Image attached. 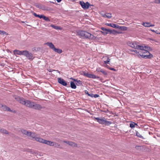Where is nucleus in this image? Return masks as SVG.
<instances>
[{
    "mask_svg": "<svg viewBox=\"0 0 160 160\" xmlns=\"http://www.w3.org/2000/svg\"><path fill=\"white\" fill-rule=\"evenodd\" d=\"M15 98L20 103L25 105L26 100H25L23 98H20L18 96L15 97Z\"/></svg>",
    "mask_w": 160,
    "mask_h": 160,
    "instance_id": "7",
    "label": "nucleus"
},
{
    "mask_svg": "<svg viewBox=\"0 0 160 160\" xmlns=\"http://www.w3.org/2000/svg\"><path fill=\"white\" fill-rule=\"evenodd\" d=\"M21 132L22 134L28 136L30 132L25 130L24 129H21Z\"/></svg>",
    "mask_w": 160,
    "mask_h": 160,
    "instance_id": "18",
    "label": "nucleus"
},
{
    "mask_svg": "<svg viewBox=\"0 0 160 160\" xmlns=\"http://www.w3.org/2000/svg\"><path fill=\"white\" fill-rule=\"evenodd\" d=\"M135 125L138 126V124L137 123H135Z\"/></svg>",
    "mask_w": 160,
    "mask_h": 160,
    "instance_id": "49",
    "label": "nucleus"
},
{
    "mask_svg": "<svg viewBox=\"0 0 160 160\" xmlns=\"http://www.w3.org/2000/svg\"><path fill=\"white\" fill-rule=\"evenodd\" d=\"M121 33L119 32H118L116 30H112L110 29V32H109V34H112L114 35H115L117 34V33L120 34Z\"/></svg>",
    "mask_w": 160,
    "mask_h": 160,
    "instance_id": "20",
    "label": "nucleus"
},
{
    "mask_svg": "<svg viewBox=\"0 0 160 160\" xmlns=\"http://www.w3.org/2000/svg\"><path fill=\"white\" fill-rule=\"evenodd\" d=\"M94 118L97 120V122L100 124L102 125H109L112 123V122L110 121L106 120L104 118L98 117Z\"/></svg>",
    "mask_w": 160,
    "mask_h": 160,
    "instance_id": "3",
    "label": "nucleus"
},
{
    "mask_svg": "<svg viewBox=\"0 0 160 160\" xmlns=\"http://www.w3.org/2000/svg\"><path fill=\"white\" fill-rule=\"evenodd\" d=\"M87 94L88 95V94H89L88 92L87 93Z\"/></svg>",
    "mask_w": 160,
    "mask_h": 160,
    "instance_id": "50",
    "label": "nucleus"
},
{
    "mask_svg": "<svg viewBox=\"0 0 160 160\" xmlns=\"http://www.w3.org/2000/svg\"><path fill=\"white\" fill-rule=\"evenodd\" d=\"M31 108L36 110H40L42 108L40 104L33 102Z\"/></svg>",
    "mask_w": 160,
    "mask_h": 160,
    "instance_id": "6",
    "label": "nucleus"
},
{
    "mask_svg": "<svg viewBox=\"0 0 160 160\" xmlns=\"http://www.w3.org/2000/svg\"><path fill=\"white\" fill-rule=\"evenodd\" d=\"M46 45H47L51 49L53 50L55 48V47L53 43L51 42H47L45 44Z\"/></svg>",
    "mask_w": 160,
    "mask_h": 160,
    "instance_id": "16",
    "label": "nucleus"
},
{
    "mask_svg": "<svg viewBox=\"0 0 160 160\" xmlns=\"http://www.w3.org/2000/svg\"><path fill=\"white\" fill-rule=\"evenodd\" d=\"M53 146H54L55 148H62V147L60 146V145L58 143H57L56 142H54L53 143Z\"/></svg>",
    "mask_w": 160,
    "mask_h": 160,
    "instance_id": "21",
    "label": "nucleus"
},
{
    "mask_svg": "<svg viewBox=\"0 0 160 160\" xmlns=\"http://www.w3.org/2000/svg\"><path fill=\"white\" fill-rule=\"evenodd\" d=\"M112 15L111 13H106V16H105V18H110L112 17Z\"/></svg>",
    "mask_w": 160,
    "mask_h": 160,
    "instance_id": "30",
    "label": "nucleus"
},
{
    "mask_svg": "<svg viewBox=\"0 0 160 160\" xmlns=\"http://www.w3.org/2000/svg\"><path fill=\"white\" fill-rule=\"evenodd\" d=\"M130 127L131 128H135V123L132 122V123L130 124Z\"/></svg>",
    "mask_w": 160,
    "mask_h": 160,
    "instance_id": "32",
    "label": "nucleus"
},
{
    "mask_svg": "<svg viewBox=\"0 0 160 160\" xmlns=\"http://www.w3.org/2000/svg\"><path fill=\"white\" fill-rule=\"evenodd\" d=\"M102 31H101L103 35H106L108 33L109 34L110 29H107L103 27H102L101 28Z\"/></svg>",
    "mask_w": 160,
    "mask_h": 160,
    "instance_id": "8",
    "label": "nucleus"
},
{
    "mask_svg": "<svg viewBox=\"0 0 160 160\" xmlns=\"http://www.w3.org/2000/svg\"><path fill=\"white\" fill-rule=\"evenodd\" d=\"M96 71L98 72H102L104 75H107V72L101 68H97Z\"/></svg>",
    "mask_w": 160,
    "mask_h": 160,
    "instance_id": "14",
    "label": "nucleus"
},
{
    "mask_svg": "<svg viewBox=\"0 0 160 160\" xmlns=\"http://www.w3.org/2000/svg\"><path fill=\"white\" fill-rule=\"evenodd\" d=\"M109 69L110 70H113V71H116L115 69L114 68H109Z\"/></svg>",
    "mask_w": 160,
    "mask_h": 160,
    "instance_id": "45",
    "label": "nucleus"
},
{
    "mask_svg": "<svg viewBox=\"0 0 160 160\" xmlns=\"http://www.w3.org/2000/svg\"><path fill=\"white\" fill-rule=\"evenodd\" d=\"M89 78H92L93 79H95V78L98 79L99 78V77H98V76L97 77L94 74H90L89 77Z\"/></svg>",
    "mask_w": 160,
    "mask_h": 160,
    "instance_id": "24",
    "label": "nucleus"
},
{
    "mask_svg": "<svg viewBox=\"0 0 160 160\" xmlns=\"http://www.w3.org/2000/svg\"><path fill=\"white\" fill-rule=\"evenodd\" d=\"M69 141H65V140H64V141H63V142H64L66 143H67V144H68V143H69Z\"/></svg>",
    "mask_w": 160,
    "mask_h": 160,
    "instance_id": "44",
    "label": "nucleus"
},
{
    "mask_svg": "<svg viewBox=\"0 0 160 160\" xmlns=\"http://www.w3.org/2000/svg\"><path fill=\"white\" fill-rule=\"evenodd\" d=\"M43 17V19L44 20L48 22H50V19L48 18L45 17V16H44Z\"/></svg>",
    "mask_w": 160,
    "mask_h": 160,
    "instance_id": "33",
    "label": "nucleus"
},
{
    "mask_svg": "<svg viewBox=\"0 0 160 160\" xmlns=\"http://www.w3.org/2000/svg\"><path fill=\"white\" fill-rule=\"evenodd\" d=\"M133 51L136 53H140V52H138L137 50H133Z\"/></svg>",
    "mask_w": 160,
    "mask_h": 160,
    "instance_id": "43",
    "label": "nucleus"
},
{
    "mask_svg": "<svg viewBox=\"0 0 160 160\" xmlns=\"http://www.w3.org/2000/svg\"><path fill=\"white\" fill-rule=\"evenodd\" d=\"M110 61V59L109 58H108L107 61H104V62L105 64L108 63Z\"/></svg>",
    "mask_w": 160,
    "mask_h": 160,
    "instance_id": "37",
    "label": "nucleus"
},
{
    "mask_svg": "<svg viewBox=\"0 0 160 160\" xmlns=\"http://www.w3.org/2000/svg\"><path fill=\"white\" fill-rule=\"evenodd\" d=\"M80 4L82 8L84 9H87L88 8L89 6H90V4L88 2L85 3L83 1H80Z\"/></svg>",
    "mask_w": 160,
    "mask_h": 160,
    "instance_id": "5",
    "label": "nucleus"
},
{
    "mask_svg": "<svg viewBox=\"0 0 160 160\" xmlns=\"http://www.w3.org/2000/svg\"><path fill=\"white\" fill-rule=\"evenodd\" d=\"M53 50H54L55 52H57L59 54L61 53L62 52V51L61 49H57L55 48Z\"/></svg>",
    "mask_w": 160,
    "mask_h": 160,
    "instance_id": "25",
    "label": "nucleus"
},
{
    "mask_svg": "<svg viewBox=\"0 0 160 160\" xmlns=\"http://www.w3.org/2000/svg\"><path fill=\"white\" fill-rule=\"evenodd\" d=\"M73 80L75 82L76 84L78 86H80L82 85V81L80 80H78L75 79H73Z\"/></svg>",
    "mask_w": 160,
    "mask_h": 160,
    "instance_id": "19",
    "label": "nucleus"
},
{
    "mask_svg": "<svg viewBox=\"0 0 160 160\" xmlns=\"http://www.w3.org/2000/svg\"><path fill=\"white\" fill-rule=\"evenodd\" d=\"M71 87L72 88L76 89L77 88L76 85L75 83L73 82H70Z\"/></svg>",
    "mask_w": 160,
    "mask_h": 160,
    "instance_id": "23",
    "label": "nucleus"
},
{
    "mask_svg": "<svg viewBox=\"0 0 160 160\" xmlns=\"http://www.w3.org/2000/svg\"><path fill=\"white\" fill-rule=\"evenodd\" d=\"M155 2L158 3H160V0H155Z\"/></svg>",
    "mask_w": 160,
    "mask_h": 160,
    "instance_id": "42",
    "label": "nucleus"
},
{
    "mask_svg": "<svg viewBox=\"0 0 160 160\" xmlns=\"http://www.w3.org/2000/svg\"><path fill=\"white\" fill-rule=\"evenodd\" d=\"M22 55L25 56L29 59H32L33 57L32 54L27 50L23 51Z\"/></svg>",
    "mask_w": 160,
    "mask_h": 160,
    "instance_id": "4",
    "label": "nucleus"
},
{
    "mask_svg": "<svg viewBox=\"0 0 160 160\" xmlns=\"http://www.w3.org/2000/svg\"><path fill=\"white\" fill-rule=\"evenodd\" d=\"M106 24L108 26L116 28H121L119 25L112 23H107Z\"/></svg>",
    "mask_w": 160,
    "mask_h": 160,
    "instance_id": "10",
    "label": "nucleus"
},
{
    "mask_svg": "<svg viewBox=\"0 0 160 160\" xmlns=\"http://www.w3.org/2000/svg\"><path fill=\"white\" fill-rule=\"evenodd\" d=\"M78 35L83 39L95 40L96 37L93 35L85 30H79L77 32Z\"/></svg>",
    "mask_w": 160,
    "mask_h": 160,
    "instance_id": "2",
    "label": "nucleus"
},
{
    "mask_svg": "<svg viewBox=\"0 0 160 160\" xmlns=\"http://www.w3.org/2000/svg\"><path fill=\"white\" fill-rule=\"evenodd\" d=\"M23 51H21L19 50H15L13 51V53L14 55H22Z\"/></svg>",
    "mask_w": 160,
    "mask_h": 160,
    "instance_id": "17",
    "label": "nucleus"
},
{
    "mask_svg": "<svg viewBox=\"0 0 160 160\" xmlns=\"http://www.w3.org/2000/svg\"><path fill=\"white\" fill-rule=\"evenodd\" d=\"M151 31L153 32H156V31H155L154 30L151 29Z\"/></svg>",
    "mask_w": 160,
    "mask_h": 160,
    "instance_id": "46",
    "label": "nucleus"
},
{
    "mask_svg": "<svg viewBox=\"0 0 160 160\" xmlns=\"http://www.w3.org/2000/svg\"><path fill=\"white\" fill-rule=\"evenodd\" d=\"M33 15L36 17H38L39 16V15H37L36 13H34Z\"/></svg>",
    "mask_w": 160,
    "mask_h": 160,
    "instance_id": "39",
    "label": "nucleus"
},
{
    "mask_svg": "<svg viewBox=\"0 0 160 160\" xmlns=\"http://www.w3.org/2000/svg\"><path fill=\"white\" fill-rule=\"evenodd\" d=\"M156 31V33H158L157 32L158 31Z\"/></svg>",
    "mask_w": 160,
    "mask_h": 160,
    "instance_id": "51",
    "label": "nucleus"
},
{
    "mask_svg": "<svg viewBox=\"0 0 160 160\" xmlns=\"http://www.w3.org/2000/svg\"><path fill=\"white\" fill-rule=\"evenodd\" d=\"M83 75L84 76L89 78V77L90 74L87 72H84L83 73Z\"/></svg>",
    "mask_w": 160,
    "mask_h": 160,
    "instance_id": "34",
    "label": "nucleus"
},
{
    "mask_svg": "<svg viewBox=\"0 0 160 160\" xmlns=\"http://www.w3.org/2000/svg\"><path fill=\"white\" fill-rule=\"evenodd\" d=\"M71 142H70L69 141V143H68V144L70 146V144H71Z\"/></svg>",
    "mask_w": 160,
    "mask_h": 160,
    "instance_id": "48",
    "label": "nucleus"
},
{
    "mask_svg": "<svg viewBox=\"0 0 160 160\" xmlns=\"http://www.w3.org/2000/svg\"><path fill=\"white\" fill-rule=\"evenodd\" d=\"M93 96H94L93 97H94L95 98H97L99 97V95L97 94H95Z\"/></svg>",
    "mask_w": 160,
    "mask_h": 160,
    "instance_id": "38",
    "label": "nucleus"
},
{
    "mask_svg": "<svg viewBox=\"0 0 160 160\" xmlns=\"http://www.w3.org/2000/svg\"><path fill=\"white\" fill-rule=\"evenodd\" d=\"M154 26V24H152L151 23L150 27H153Z\"/></svg>",
    "mask_w": 160,
    "mask_h": 160,
    "instance_id": "47",
    "label": "nucleus"
},
{
    "mask_svg": "<svg viewBox=\"0 0 160 160\" xmlns=\"http://www.w3.org/2000/svg\"><path fill=\"white\" fill-rule=\"evenodd\" d=\"M0 132H1L3 133H5V134H8V132L6 130V129H0Z\"/></svg>",
    "mask_w": 160,
    "mask_h": 160,
    "instance_id": "26",
    "label": "nucleus"
},
{
    "mask_svg": "<svg viewBox=\"0 0 160 160\" xmlns=\"http://www.w3.org/2000/svg\"><path fill=\"white\" fill-rule=\"evenodd\" d=\"M37 136L38 135L36 134L35 133L30 132L28 136H30L31 138H32V139L34 140H35V138H36Z\"/></svg>",
    "mask_w": 160,
    "mask_h": 160,
    "instance_id": "12",
    "label": "nucleus"
},
{
    "mask_svg": "<svg viewBox=\"0 0 160 160\" xmlns=\"http://www.w3.org/2000/svg\"><path fill=\"white\" fill-rule=\"evenodd\" d=\"M128 45L134 48L141 50L140 51V54L139 55L143 58L145 59L150 58L153 57L152 54H151L148 52L151 50L150 48L145 46H140L138 44L135 42H128Z\"/></svg>",
    "mask_w": 160,
    "mask_h": 160,
    "instance_id": "1",
    "label": "nucleus"
},
{
    "mask_svg": "<svg viewBox=\"0 0 160 160\" xmlns=\"http://www.w3.org/2000/svg\"><path fill=\"white\" fill-rule=\"evenodd\" d=\"M0 34L2 35L6 34V32L4 31L0 30Z\"/></svg>",
    "mask_w": 160,
    "mask_h": 160,
    "instance_id": "35",
    "label": "nucleus"
},
{
    "mask_svg": "<svg viewBox=\"0 0 160 160\" xmlns=\"http://www.w3.org/2000/svg\"><path fill=\"white\" fill-rule=\"evenodd\" d=\"M125 28H127L126 27H124Z\"/></svg>",
    "mask_w": 160,
    "mask_h": 160,
    "instance_id": "52",
    "label": "nucleus"
},
{
    "mask_svg": "<svg viewBox=\"0 0 160 160\" xmlns=\"http://www.w3.org/2000/svg\"><path fill=\"white\" fill-rule=\"evenodd\" d=\"M54 142H52L50 141H48L45 140L44 144H46L50 146H53V143Z\"/></svg>",
    "mask_w": 160,
    "mask_h": 160,
    "instance_id": "15",
    "label": "nucleus"
},
{
    "mask_svg": "<svg viewBox=\"0 0 160 160\" xmlns=\"http://www.w3.org/2000/svg\"><path fill=\"white\" fill-rule=\"evenodd\" d=\"M35 140L39 142L44 143L45 140L40 137H38L37 136L35 138Z\"/></svg>",
    "mask_w": 160,
    "mask_h": 160,
    "instance_id": "13",
    "label": "nucleus"
},
{
    "mask_svg": "<svg viewBox=\"0 0 160 160\" xmlns=\"http://www.w3.org/2000/svg\"><path fill=\"white\" fill-rule=\"evenodd\" d=\"M136 136L140 138H143V136H142L138 132H136Z\"/></svg>",
    "mask_w": 160,
    "mask_h": 160,
    "instance_id": "31",
    "label": "nucleus"
},
{
    "mask_svg": "<svg viewBox=\"0 0 160 160\" xmlns=\"http://www.w3.org/2000/svg\"><path fill=\"white\" fill-rule=\"evenodd\" d=\"M94 94H92V93H91V94H88V96H89L90 97H93L94 96H93V95H94Z\"/></svg>",
    "mask_w": 160,
    "mask_h": 160,
    "instance_id": "41",
    "label": "nucleus"
},
{
    "mask_svg": "<svg viewBox=\"0 0 160 160\" xmlns=\"http://www.w3.org/2000/svg\"><path fill=\"white\" fill-rule=\"evenodd\" d=\"M1 106L5 110H6L7 111H11L10 109L9 108L6 107V106H2V105H1Z\"/></svg>",
    "mask_w": 160,
    "mask_h": 160,
    "instance_id": "27",
    "label": "nucleus"
},
{
    "mask_svg": "<svg viewBox=\"0 0 160 160\" xmlns=\"http://www.w3.org/2000/svg\"><path fill=\"white\" fill-rule=\"evenodd\" d=\"M58 82L59 83L61 84L64 86H66L67 85V82L62 78H58Z\"/></svg>",
    "mask_w": 160,
    "mask_h": 160,
    "instance_id": "9",
    "label": "nucleus"
},
{
    "mask_svg": "<svg viewBox=\"0 0 160 160\" xmlns=\"http://www.w3.org/2000/svg\"><path fill=\"white\" fill-rule=\"evenodd\" d=\"M44 16V15H39V16L38 17H39L40 18H43V17Z\"/></svg>",
    "mask_w": 160,
    "mask_h": 160,
    "instance_id": "40",
    "label": "nucleus"
},
{
    "mask_svg": "<svg viewBox=\"0 0 160 160\" xmlns=\"http://www.w3.org/2000/svg\"><path fill=\"white\" fill-rule=\"evenodd\" d=\"M51 26L53 28L57 30L61 29V28L60 27L55 26L54 25H52Z\"/></svg>",
    "mask_w": 160,
    "mask_h": 160,
    "instance_id": "29",
    "label": "nucleus"
},
{
    "mask_svg": "<svg viewBox=\"0 0 160 160\" xmlns=\"http://www.w3.org/2000/svg\"><path fill=\"white\" fill-rule=\"evenodd\" d=\"M70 146L73 147H78L77 144L75 143L72 142H71Z\"/></svg>",
    "mask_w": 160,
    "mask_h": 160,
    "instance_id": "28",
    "label": "nucleus"
},
{
    "mask_svg": "<svg viewBox=\"0 0 160 160\" xmlns=\"http://www.w3.org/2000/svg\"><path fill=\"white\" fill-rule=\"evenodd\" d=\"M33 102L30 100H26L25 106L27 107L31 108Z\"/></svg>",
    "mask_w": 160,
    "mask_h": 160,
    "instance_id": "11",
    "label": "nucleus"
},
{
    "mask_svg": "<svg viewBox=\"0 0 160 160\" xmlns=\"http://www.w3.org/2000/svg\"><path fill=\"white\" fill-rule=\"evenodd\" d=\"M151 23L149 22H143L142 25L145 27H150Z\"/></svg>",
    "mask_w": 160,
    "mask_h": 160,
    "instance_id": "22",
    "label": "nucleus"
},
{
    "mask_svg": "<svg viewBox=\"0 0 160 160\" xmlns=\"http://www.w3.org/2000/svg\"><path fill=\"white\" fill-rule=\"evenodd\" d=\"M101 15L103 17L105 18V16H106V13H104L103 12H101L100 13Z\"/></svg>",
    "mask_w": 160,
    "mask_h": 160,
    "instance_id": "36",
    "label": "nucleus"
}]
</instances>
